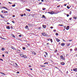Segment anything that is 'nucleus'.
Listing matches in <instances>:
<instances>
[{
    "label": "nucleus",
    "instance_id": "obj_1",
    "mask_svg": "<svg viewBox=\"0 0 77 77\" xmlns=\"http://www.w3.org/2000/svg\"><path fill=\"white\" fill-rule=\"evenodd\" d=\"M48 13V14H51V15H53V14H54V12L53 11H49L48 12H45V13Z\"/></svg>",
    "mask_w": 77,
    "mask_h": 77
},
{
    "label": "nucleus",
    "instance_id": "obj_2",
    "mask_svg": "<svg viewBox=\"0 0 77 77\" xmlns=\"http://www.w3.org/2000/svg\"><path fill=\"white\" fill-rule=\"evenodd\" d=\"M20 56H21V57H24V58H26V57H27L26 56H25L23 54H20Z\"/></svg>",
    "mask_w": 77,
    "mask_h": 77
},
{
    "label": "nucleus",
    "instance_id": "obj_3",
    "mask_svg": "<svg viewBox=\"0 0 77 77\" xmlns=\"http://www.w3.org/2000/svg\"><path fill=\"white\" fill-rule=\"evenodd\" d=\"M11 48L13 50H16V49H15L14 46H11Z\"/></svg>",
    "mask_w": 77,
    "mask_h": 77
},
{
    "label": "nucleus",
    "instance_id": "obj_4",
    "mask_svg": "<svg viewBox=\"0 0 77 77\" xmlns=\"http://www.w3.org/2000/svg\"><path fill=\"white\" fill-rule=\"evenodd\" d=\"M60 58L62 59H63V60H65V58L63 57L62 55L61 56Z\"/></svg>",
    "mask_w": 77,
    "mask_h": 77
},
{
    "label": "nucleus",
    "instance_id": "obj_5",
    "mask_svg": "<svg viewBox=\"0 0 77 77\" xmlns=\"http://www.w3.org/2000/svg\"><path fill=\"white\" fill-rule=\"evenodd\" d=\"M69 26H67L66 28V30H69Z\"/></svg>",
    "mask_w": 77,
    "mask_h": 77
},
{
    "label": "nucleus",
    "instance_id": "obj_6",
    "mask_svg": "<svg viewBox=\"0 0 77 77\" xmlns=\"http://www.w3.org/2000/svg\"><path fill=\"white\" fill-rule=\"evenodd\" d=\"M73 71H75V72H77V68H75V69H73Z\"/></svg>",
    "mask_w": 77,
    "mask_h": 77
},
{
    "label": "nucleus",
    "instance_id": "obj_7",
    "mask_svg": "<svg viewBox=\"0 0 77 77\" xmlns=\"http://www.w3.org/2000/svg\"><path fill=\"white\" fill-rule=\"evenodd\" d=\"M61 65H64L65 64V63H64V62H62L61 63Z\"/></svg>",
    "mask_w": 77,
    "mask_h": 77
},
{
    "label": "nucleus",
    "instance_id": "obj_8",
    "mask_svg": "<svg viewBox=\"0 0 77 77\" xmlns=\"http://www.w3.org/2000/svg\"><path fill=\"white\" fill-rule=\"evenodd\" d=\"M28 25L29 26V27H31L32 26V25L31 24V23H29V24H28Z\"/></svg>",
    "mask_w": 77,
    "mask_h": 77
},
{
    "label": "nucleus",
    "instance_id": "obj_9",
    "mask_svg": "<svg viewBox=\"0 0 77 77\" xmlns=\"http://www.w3.org/2000/svg\"><path fill=\"white\" fill-rule=\"evenodd\" d=\"M32 54H34V55H36V54L34 51L32 52Z\"/></svg>",
    "mask_w": 77,
    "mask_h": 77
},
{
    "label": "nucleus",
    "instance_id": "obj_10",
    "mask_svg": "<svg viewBox=\"0 0 77 77\" xmlns=\"http://www.w3.org/2000/svg\"><path fill=\"white\" fill-rule=\"evenodd\" d=\"M6 28L7 29H10V26H7L6 27Z\"/></svg>",
    "mask_w": 77,
    "mask_h": 77
},
{
    "label": "nucleus",
    "instance_id": "obj_11",
    "mask_svg": "<svg viewBox=\"0 0 77 77\" xmlns=\"http://www.w3.org/2000/svg\"><path fill=\"white\" fill-rule=\"evenodd\" d=\"M42 35H43V36H46V35H45V33L44 32H43V33H42Z\"/></svg>",
    "mask_w": 77,
    "mask_h": 77
},
{
    "label": "nucleus",
    "instance_id": "obj_12",
    "mask_svg": "<svg viewBox=\"0 0 77 77\" xmlns=\"http://www.w3.org/2000/svg\"><path fill=\"white\" fill-rule=\"evenodd\" d=\"M42 27L44 29H45V28H46V26L45 25H43Z\"/></svg>",
    "mask_w": 77,
    "mask_h": 77
},
{
    "label": "nucleus",
    "instance_id": "obj_13",
    "mask_svg": "<svg viewBox=\"0 0 77 77\" xmlns=\"http://www.w3.org/2000/svg\"><path fill=\"white\" fill-rule=\"evenodd\" d=\"M27 28H29V26H28L27 25L26 26H25V29H28V30H29V29H27Z\"/></svg>",
    "mask_w": 77,
    "mask_h": 77
},
{
    "label": "nucleus",
    "instance_id": "obj_14",
    "mask_svg": "<svg viewBox=\"0 0 77 77\" xmlns=\"http://www.w3.org/2000/svg\"><path fill=\"white\" fill-rule=\"evenodd\" d=\"M0 16H1V17H2V18H5V17H4V16H3L2 14H1L0 15Z\"/></svg>",
    "mask_w": 77,
    "mask_h": 77
},
{
    "label": "nucleus",
    "instance_id": "obj_15",
    "mask_svg": "<svg viewBox=\"0 0 77 77\" xmlns=\"http://www.w3.org/2000/svg\"><path fill=\"white\" fill-rule=\"evenodd\" d=\"M56 41H57V42H59L60 41V40H59V39H58L57 38H56Z\"/></svg>",
    "mask_w": 77,
    "mask_h": 77
},
{
    "label": "nucleus",
    "instance_id": "obj_16",
    "mask_svg": "<svg viewBox=\"0 0 77 77\" xmlns=\"http://www.w3.org/2000/svg\"><path fill=\"white\" fill-rule=\"evenodd\" d=\"M42 18H44L45 19H46V18L45 17V16L44 15H42Z\"/></svg>",
    "mask_w": 77,
    "mask_h": 77
},
{
    "label": "nucleus",
    "instance_id": "obj_17",
    "mask_svg": "<svg viewBox=\"0 0 77 77\" xmlns=\"http://www.w3.org/2000/svg\"><path fill=\"white\" fill-rule=\"evenodd\" d=\"M40 66H41V67H43L44 68H45V65H40Z\"/></svg>",
    "mask_w": 77,
    "mask_h": 77
},
{
    "label": "nucleus",
    "instance_id": "obj_18",
    "mask_svg": "<svg viewBox=\"0 0 77 77\" xmlns=\"http://www.w3.org/2000/svg\"><path fill=\"white\" fill-rule=\"evenodd\" d=\"M2 8H4L5 9H7V10H8V8H6L5 7H2Z\"/></svg>",
    "mask_w": 77,
    "mask_h": 77
},
{
    "label": "nucleus",
    "instance_id": "obj_19",
    "mask_svg": "<svg viewBox=\"0 0 77 77\" xmlns=\"http://www.w3.org/2000/svg\"><path fill=\"white\" fill-rule=\"evenodd\" d=\"M26 10L29 12H30V9H26Z\"/></svg>",
    "mask_w": 77,
    "mask_h": 77
},
{
    "label": "nucleus",
    "instance_id": "obj_20",
    "mask_svg": "<svg viewBox=\"0 0 77 77\" xmlns=\"http://www.w3.org/2000/svg\"><path fill=\"white\" fill-rule=\"evenodd\" d=\"M61 45H62V46H63H63L65 45V43H61Z\"/></svg>",
    "mask_w": 77,
    "mask_h": 77
},
{
    "label": "nucleus",
    "instance_id": "obj_21",
    "mask_svg": "<svg viewBox=\"0 0 77 77\" xmlns=\"http://www.w3.org/2000/svg\"><path fill=\"white\" fill-rule=\"evenodd\" d=\"M67 9H70V7H69V6L68 5L67 6Z\"/></svg>",
    "mask_w": 77,
    "mask_h": 77
},
{
    "label": "nucleus",
    "instance_id": "obj_22",
    "mask_svg": "<svg viewBox=\"0 0 77 77\" xmlns=\"http://www.w3.org/2000/svg\"><path fill=\"white\" fill-rule=\"evenodd\" d=\"M50 41L51 42H53V40H52V39H50Z\"/></svg>",
    "mask_w": 77,
    "mask_h": 77
},
{
    "label": "nucleus",
    "instance_id": "obj_23",
    "mask_svg": "<svg viewBox=\"0 0 77 77\" xmlns=\"http://www.w3.org/2000/svg\"><path fill=\"white\" fill-rule=\"evenodd\" d=\"M56 36H58V35H59V34H58L57 33H56Z\"/></svg>",
    "mask_w": 77,
    "mask_h": 77
},
{
    "label": "nucleus",
    "instance_id": "obj_24",
    "mask_svg": "<svg viewBox=\"0 0 77 77\" xmlns=\"http://www.w3.org/2000/svg\"><path fill=\"white\" fill-rule=\"evenodd\" d=\"M45 54L46 55V56H47L48 55V53H47V52H45Z\"/></svg>",
    "mask_w": 77,
    "mask_h": 77
},
{
    "label": "nucleus",
    "instance_id": "obj_25",
    "mask_svg": "<svg viewBox=\"0 0 77 77\" xmlns=\"http://www.w3.org/2000/svg\"><path fill=\"white\" fill-rule=\"evenodd\" d=\"M12 7H15V4H14L13 5H12Z\"/></svg>",
    "mask_w": 77,
    "mask_h": 77
},
{
    "label": "nucleus",
    "instance_id": "obj_26",
    "mask_svg": "<svg viewBox=\"0 0 77 77\" xmlns=\"http://www.w3.org/2000/svg\"><path fill=\"white\" fill-rule=\"evenodd\" d=\"M2 50H3V51H4L5 50V48H3L2 49Z\"/></svg>",
    "mask_w": 77,
    "mask_h": 77
},
{
    "label": "nucleus",
    "instance_id": "obj_27",
    "mask_svg": "<svg viewBox=\"0 0 77 77\" xmlns=\"http://www.w3.org/2000/svg\"><path fill=\"white\" fill-rule=\"evenodd\" d=\"M72 13V12H71V11H70L69 12V14H70V15H71Z\"/></svg>",
    "mask_w": 77,
    "mask_h": 77
},
{
    "label": "nucleus",
    "instance_id": "obj_28",
    "mask_svg": "<svg viewBox=\"0 0 77 77\" xmlns=\"http://www.w3.org/2000/svg\"><path fill=\"white\" fill-rule=\"evenodd\" d=\"M13 35H14V34H10V36H12H12H13Z\"/></svg>",
    "mask_w": 77,
    "mask_h": 77
},
{
    "label": "nucleus",
    "instance_id": "obj_29",
    "mask_svg": "<svg viewBox=\"0 0 77 77\" xmlns=\"http://www.w3.org/2000/svg\"><path fill=\"white\" fill-rule=\"evenodd\" d=\"M73 18H74V19H75V20H76L77 19V17H73Z\"/></svg>",
    "mask_w": 77,
    "mask_h": 77
},
{
    "label": "nucleus",
    "instance_id": "obj_30",
    "mask_svg": "<svg viewBox=\"0 0 77 77\" xmlns=\"http://www.w3.org/2000/svg\"><path fill=\"white\" fill-rule=\"evenodd\" d=\"M66 15H67V17H69V14H67Z\"/></svg>",
    "mask_w": 77,
    "mask_h": 77
},
{
    "label": "nucleus",
    "instance_id": "obj_31",
    "mask_svg": "<svg viewBox=\"0 0 77 77\" xmlns=\"http://www.w3.org/2000/svg\"><path fill=\"white\" fill-rule=\"evenodd\" d=\"M23 50H25V49H26V48H25V47H23Z\"/></svg>",
    "mask_w": 77,
    "mask_h": 77
},
{
    "label": "nucleus",
    "instance_id": "obj_32",
    "mask_svg": "<svg viewBox=\"0 0 77 77\" xmlns=\"http://www.w3.org/2000/svg\"><path fill=\"white\" fill-rule=\"evenodd\" d=\"M0 60H1L2 61H3V60L1 58H0Z\"/></svg>",
    "mask_w": 77,
    "mask_h": 77
},
{
    "label": "nucleus",
    "instance_id": "obj_33",
    "mask_svg": "<svg viewBox=\"0 0 77 77\" xmlns=\"http://www.w3.org/2000/svg\"><path fill=\"white\" fill-rule=\"evenodd\" d=\"M44 64H48V62L45 63H44Z\"/></svg>",
    "mask_w": 77,
    "mask_h": 77
},
{
    "label": "nucleus",
    "instance_id": "obj_34",
    "mask_svg": "<svg viewBox=\"0 0 77 77\" xmlns=\"http://www.w3.org/2000/svg\"><path fill=\"white\" fill-rule=\"evenodd\" d=\"M12 37H13V38H15V35H14V34H13V36H12Z\"/></svg>",
    "mask_w": 77,
    "mask_h": 77
},
{
    "label": "nucleus",
    "instance_id": "obj_35",
    "mask_svg": "<svg viewBox=\"0 0 77 77\" xmlns=\"http://www.w3.org/2000/svg\"><path fill=\"white\" fill-rule=\"evenodd\" d=\"M44 57H47V56H46V55L45 54L44 55Z\"/></svg>",
    "mask_w": 77,
    "mask_h": 77
},
{
    "label": "nucleus",
    "instance_id": "obj_36",
    "mask_svg": "<svg viewBox=\"0 0 77 77\" xmlns=\"http://www.w3.org/2000/svg\"><path fill=\"white\" fill-rule=\"evenodd\" d=\"M45 9H46V8H43V11H45Z\"/></svg>",
    "mask_w": 77,
    "mask_h": 77
},
{
    "label": "nucleus",
    "instance_id": "obj_37",
    "mask_svg": "<svg viewBox=\"0 0 77 77\" xmlns=\"http://www.w3.org/2000/svg\"><path fill=\"white\" fill-rule=\"evenodd\" d=\"M5 53H6V54H8V51H6L5 52Z\"/></svg>",
    "mask_w": 77,
    "mask_h": 77
},
{
    "label": "nucleus",
    "instance_id": "obj_38",
    "mask_svg": "<svg viewBox=\"0 0 77 77\" xmlns=\"http://www.w3.org/2000/svg\"><path fill=\"white\" fill-rule=\"evenodd\" d=\"M50 28L51 29H53V26H51V27H50Z\"/></svg>",
    "mask_w": 77,
    "mask_h": 77
},
{
    "label": "nucleus",
    "instance_id": "obj_39",
    "mask_svg": "<svg viewBox=\"0 0 77 77\" xmlns=\"http://www.w3.org/2000/svg\"><path fill=\"white\" fill-rule=\"evenodd\" d=\"M60 6L59 5L57 6V8H59V7H60Z\"/></svg>",
    "mask_w": 77,
    "mask_h": 77
},
{
    "label": "nucleus",
    "instance_id": "obj_40",
    "mask_svg": "<svg viewBox=\"0 0 77 77\" xmlns=\"http://www.w3.org/2000/svg\"><path fill=\"white\" fill-rule=\"evenodd\" d=\"M29 66L30 68H31V67H32V66H31V65H30Z\"/></svg>",
    "mask_w": 77,
    "mask_h": 77
},
{
    "label": "nucleus",
    "instance_id": "obj_41",
    "mask_svg": "<svg viewBox=\"0 0 77 77\" xmlns=\"http://www.w3.org/2000/svg\"><path fill=\"white\" fill-rule=\"evenodd\" d=\"M20 15L21 16V17H23V14H22Z\"/></svg>",
    "mask_w": 77,
    "mask_h": 77
},
{
    "label": "nucleus",
    "instance_id": "obj_42",
    "mask_svg": "<svg viewBox=\"0 0 77 77\" xmlns=\"http://www.w3.org/2000/svg\"><path fill=\"white\" fill-rule=\"evenodd\" d=\"M12 23H14V24L15 23V22H14V21H12Z\"/></svg>",
    "mask_w": 77,
    "mask_h": 77
},
{
    "label": "nucleus",
    "instance_id": "obj_43",
    "mask_svg": "<svg viewBox=\"0 0 77 77\" xmlns=\"http://www.w3.org/2000/svg\"><path fill=\"white\" fill-rule=\"evenodd\" d=\"M15 64L17 66H18V64H17V63H15Z\"/></svg>",
    "mask_w": 77,
    "mask_h": 77
},
{
    "label": "nucleus",
    "instance_id": "obj_44",
    "mask_svg": "<svg viewBox=\"0 0 77 77\" xmlns=\"http://www.w3.org/2000/svg\"><path fill=\"white\" fill-rule=\"evenodd\" d=\"M64 6H66V4H64Z\"/></svg>",
    "mask_w": 77,
    "mask_h": 77
},
{
    "label": "nucleus",
    "instance_id": "obj_45",
    "mask_svg": "<svg viewBox=\"0 0 77 77\" xmlns=\"http://www.w3.org/2000/svg\"><path fill=\"white\" fill-rule=\"evenodd\" d=\"M69 20H72V18H70L69 19Z\"/></svg>",
    "mask_w": 77,
    "mask_h": 77
},
{
    "label": "nucleus",
    "instance_id": "obj_46",
    "mask_svg": "<svg viewBox=\"0 0 77 77\" xmlns=\"http://www.w3.org/2000/svg\"><path fill=\"white\" fill-rule=\"evenodd\" d=\"M16 73H17V74H19V73H20V72H17Z\"/></svg>",
    "mask_w": 77,
    "mask_h": 77
},
{
    "label": "nucleus",
    "instance_id": "obj_47",
    "mask_svg": "<svg viewBox=\"0 0 77 77\" xmlns=\"http://www.w3.org/2000/svg\"><path fill=\"white\" fill-rule=\"evenodd\" d=\"M77 48L75 49V51H77Z\"/></svg>",
    "mask_w": 77,
    "mask_h": 77
},
{
    "label": "nucleus",
    "instance_id": "obj_48",
    "mask_svg": "<svg viewBox=\"0 0 77 77\" xmlns=\"http://www.w3.org/2000/svg\"><path fill=\"white\" fill-rule=\"evenodd\" d=\"M56 29H54L53 30V31H54V32H56Z\"/></svg>",
    "mask_w": 77,
    "mask_h": 77
},
{
    "label": "nucleus",
    "instance_id": "obj_49",
    "mask_svg": "<svg viewBox=\"0 0 77 77\" xmlns=\"http://www.w3.org/2000/svg\"><path fill=\"white\" fill-rule=\"evenodd\" d=\"M26 14H23V15H24V16H26Z\"/></svg>",
    "mask_w": 77,
    "mask_h": 77
},
{
    "label": "nucleus",
    "instance_id": "obj_50",
    "mask_svg": "<svg viewBox=\"0 0 77 77\" xmlns=\"http://www.w3.org/2000/svg\"><path fill=\"white\" fill-rule=\"evenodd\" d=\"M8 3H9V4H12V3L10 2H8Z\"/></svg>",
    "mask_w": 77,
    "mask_h": 77
},
{
    "label": "nucleus",
    "instance_id": "obj_51",
    "mask_svg": "<svg viewBox=\"0 0 77 77\" xmlns=\"http://www.w3.org/2000/svg\"><path fill=\"white\" fill-rule=\"evenodd\" d=\"M58 25L60 26H62V25L59 24Z\"/></svg>",
    "mask_w": 77,
    "mask_h": 77
},
{
    "label": "nucleus",
    "instance_id": "obj_52",
    "mask_svg": "<svg viewBox=\"0 0 77 77\" xmlns=\"http://www.w3.org/2000/svg\"><path fill=\"white\" fill-rule=\"evenodd\" d=\"M2 56H3V57H5V55L3 54L2 55Z\"/></svg>",
    "mask_w": 77,
    "mask_h": 77
},
{
    "label": "nucleus",
    "instance_id": "obj_53",
    "mask_svg": "<svg viewBox=\"0 0 77 77\" xmlns=\"http://www.w3.org/2000/svg\"><path fill=\"white\" fill-rule=\"evenodd\" d=\"M7 24H9L10 23L9 22H8V23H7Z\"/></svg>",
    "mask_w": 77,
    "mask_h": 77
},
{
    "label": "nucleus",
    "instance_id": "obj_54",
    "mask_svg": "<svg viewBox=\"0 0 77 77\" xmlns=\"http://www.w3.org/2000/svg\"><path fill=\"white\" fill-rule=\"evenodd\" d=\"M19 36L20 37H21V35H19Z\"/></svg>",
    "mask_w": 77,
    "mask_h": 77
},
{
    "label": "nucleus",
    "instance_id": "obj_55",
    "mask_svg": "<svg viewBox=\"0 0 77 77\" xmlns=\"http://www.w3.org/2000/svg\"><path fill=\"white\" fill-rule=\"evenodd\" d=\"M15 17V15H13V17Z\"/></svg>",
    "mask_w": 77,
    "mask_h": 77
},
{
    "label": "nucleus",
    "instance_id": "obj_56",
    "mask_svg": "<svg viewBox=\"0 0 77 77\" xmlns=\"http://www.w3.org/2000/svg\"><path fill=\"white\" fill-rule=\"evenodd\" d=\"M66 74H68V72L67 71L66 72Z\"/></svg>",
    "mask_w": 77,
    "mask_h": 77
},
{
    "label": "nucleus",
    "instance_id": "obj_57",
    "mask_svg": "<svg viewBox=\"0 0 77 77\" xmlns=\"http://www.w3.org/2000/svg\"><path fill=\"white\" fill-rule=\"evenodd\" d=\"M69 41H70V42L71 41H72V40H70Z\"/></svg>",
    "mask_w": 77,
    "mask_h": 77
},
{
    "label": "nucleus",
    "instance_id": "obj_58",
    "mask_svg": "<svg viewBox=\"0 0 77 77\" xmlns=\"http://www.w3.org/2000/svg\"><path fill=\"white\" fill-rule=\"evenodd\" d=\"M56 68H57V69H59V68L58 67H55Z\"/></svg>",
    "mask_w": 77,
    "mask_h": 77
},
{
    "label": "nucleus",
    "instance_id": "obj_59",
    "mask_svg": "<svg viewBox=\"0 0 77 77\" xmlns=\"http://www.w3.org/2000/svg\"><path fill=\"white\" fill-rule=\"evenodd\" d=\"M42 2H40V3H39V4H42Z\"/></svg>",
    "mask_w": 77,
    "mask_h": 77
},
{
    "label": "nucleus",
    "instance_id": "obj_60",
    "mask_svg": "<svg viewBox=\"0 0 77 77\" xmlns=\"http://www.w3.org/2000/svg\"><path fill=\"white\" fill-rule=\"evenodd\" d=\"M64 28L65 29L66 28V26H65L64 27Z\"/></svg>",
    "mask_w": 77,
    "mask_h": 77
},
{
    "label": "nucleus",
    "instance_id": "obj_61",
    "mask_svg": "<svg viewBox=\"0 0 77 77\" xmlns=\"http://www.w3.org/2000/svg\"><path fill=\"white\" fill-rule=\"evenodd\" d=\"M49 43H47V45H49Z\"/></svg>",
    "mask_w": 77,
    "mask_h": 77
},
{
    "label": "nucleus",
    "instance_id": "obj_62",
    "mask_svg": "<svg viewBox=\"0 0 77 77\" xmlns=\"http://www.w3.org/2000/svg\"><path fill=\"white\" fill-rule=\"evenodd\" d=\"M72 49H70V51H72Z\"/></svg>",
    "mask_w": 77,
    "mask_h": 77
},
{
    "label": "nucleus",
    "instance_id": "obj_63",
    "mask_svg": "<svg viewBox=\"0 0 77 77\" xmlns=\"http://www.w3.org/2000/svg\"><path fill=\"white\" fill-rule=\"evenodd\" d=\"M48 41H50V39H48Z\"/></svg>",
    "mask_w": 77,
    "mask_h": 77
},
{
    "label": "nucleus",
    "instance_id": "obj_64",
    "mask_svg": "<svg viewBox=\"0 0 77 77\" xmlns=\"http://www.w3.org/2000/svg\"><path fill=\"white\" fill-rule=\"evenodd\" d=\"M5 13H8V11H5Z\"/></svg>",
    "mask_w": 77,
    "mask_h": 77
}]
</instances>
